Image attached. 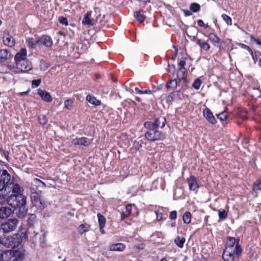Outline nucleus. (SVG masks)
Instances as JSON below:
<instances>
[{"label": "nucleus", "instance_id": "34", "mask_svg": "<svg viewBox=\"0 0 261 261\" xmlns=\"http://www.w3.org/2000/svg\"><path fill=\"white\" fill-rule=\"evenodd\" d=\"M177 83L176 79L171 80L169 82L167 83L166 87L167 89H169L170 88L173 89H175L177 87Z\"/></svg>", "mask_w": 261, "mask_h": 261}, {"label": "nucleus", "instance_id": "39", "mask_svg": "<svg viewBox=\"0 0 261 261\" xmlns=\"http://www.w3.org/2000/svg\"><path fill=\"white\" fill-rule=\"evenodd\" d=\"M39 123L42 125H45L47 122V119L44 115H40L38 118Z\"/></svg>", "mask_w": 261, "mask_h": 261}, {"label": "nucleus", "instance_id": "20", "mask_svg": "<svg viewBox=\"0 0 261 261\" xmlns=\"http://www.w3.org/2000/svg\"><path fill=\"white\" fill-rule=\"evenodd\" d=\"M12 213V210L7 206H3L0 208V218L5 219L8 217Z\"/></svg>", "mask_w": 261, "mask_h": 261}, {"label": "nucleus", "instance_id": "24", "mask_svg": "<svg viewBox=\"0 0 261 261\" xmlns=\"http://www.w3.org/2000/svg\"><path fill=\"white\" fill-rule=\"evenodd\" d=\"M239 244V241L234 238L229 237L227 238V243L226 248H232L236 249V245Z\"/></svg>", "mask_w": 261, "mask_h": 261}, {"label": "nucleus", "instance_id": "62", "mask_svg": "<svg viewBox=\"0 0 261 261\" xmlns=\"http://www.w3.org/2000/svg\"><path fill=\"white\" fill-rule=\"evenodd\" d=\"M184 15L186 16H189L192 15V12L189 10H184Z\"/></svg>", "mask_w": 261, "mask_h": 261}, {"label": "nucleus", "instance_id": "43", "mask_svg": "<svg viewBox=\"0 0 261 261\" xmlns=\"http://www.w3.org/2000/svg\"><path fill=\"white\" fill-rule=\"evenodd\" d=\"M218 215L220 219L224 220L227 218V214L224 210H219Z\"/></svg>", "mask_w": 261, "mask_h": 261}, {"label": "nucleus", "instance_id": "1", "mask_svg": "<svg viewBox=\"0 0 261 261\" xmlns=\"http://www.w3.org/2000/svg\"><path fill=\"white\" fill-rule=\"evenodd\" d=\"M242 251L241 247L238 244L236 245V249L226 248L222 255L223 259L224 261H239Z\"/></svg>", "mask_w": 261, "mask_h": 261}, {"label": "nucleus", "instance_id": "56", "mask_svg": "<svg viewBox=\"0 0 261 261\" xmlns=\"http://www.w3.org/2000/svg\"><path fill=\"white\" fill-rule=\"evenodd\" d=\"M130 214H129L128 213L123 211L121 213V220L122 221L126 218L128 217Z\"/></svg>", "mask_w": 261, "mask_h": 261}, {"label": "nucleus", "instance_id": "30", "mask_svg": "<svg viewBox=\"0 0 261 261\" xmlns=\"http://www.w3.org/2000/svg\"><path fill=\"white\" fill-rule=\"evenodd\" d=\"M37 221L36 216L35 214H30L28 218V224L29 227L32 226Z\"/></svg>", "mask_w": 261, "mask_h": 261}, {"label": "nucleus", "instance_id": "22", "mask_svg": "<svg viewBox=\"0 0 261 261\" xmlns=\"http://www.w3.org/2000/svg\"><path fill=\"white\" fill-rule=\"evenodd\" d=\"M125 248V246L122 243L112 244L109 246V250L122 251Z\"/></svg>", "mask_w": 261, "mask_h": 261}, {"label": "nucleus", "instance_id": "16", "mask_svg": "<svg viewBox=\"0 0 261 261\" xmlns=\"http://www.w3.org/2000/svg\"><path fill=\"white\" fill-rule=\"evenodd\" d=\"M27 49L24 48H21L14 57L15 63L20 62L23 60H27Z\"/></svg>", "mask_w": 261, "mask_h": 261}, {"label": "nucleus", "instance_id": "36", "mask_svg": "<svg viewBox=\"0 0 261 261\" xmlns=\"http://www.w3.org/2000/svg\"><path fill=\"white\" fill-rule=\"evenodd\" d=\"M98 221L99 226H105L106 225V218L101 214H97Z\"/></svg>", "mask_w": 261, "mask_h": 261}, {"label": "nucleus", "instance_id": "15", "mask_svg": "<svg viewBox=\"0 0 261 261\" xmlns=\"http://www.w3.org/2000/svg\"><path fill=\"white\" fill-rule=\"evenodd\" d=\"M91 12L86 13L84 16L82 20V24L87 27H90L95 25L94 23V19L91 18Z\"/></svg>", "mask_w": 261, "mask_h": 261}, {"label": "nucleus", "instance_id": "31", "mask_svg": "<svg viewBox=\"0 0 261 261\" xmlns=\"http://www.w3.org/2000/svg\"><path fill=\"white\" fill-rule=\"evenodd\" d=\"M86 100L92 105L99 106L100 104V101L97 100L94 96L88 95L86 97Z\"/></svg>", "mask_w": 261, "mask_h": 261}, {"label": "nucleus", "instance_id": "5", "mask_svg": "<svg viewBox=\"0 0 261 261\" xmlns=\"http://www.w3.org/2000/svg\"><path fill=\"white\" fill-rule=\"evenodd\" d=\"M1 257L4 261H21L23 258V254L18 251L8 250L3 252Z\"/></svg>", "mask_w": 261, "mask_h": 261}, {"label": "nucleus", "instance_id": "55", "mask_svg": "<svg viewBox=\"0 0 261 261\" xmlns=\"http://www.w3.org/2000/svg\"><path fill=\"white\" fill-rule=\"evenodd\" d=\"M177 217V212L176 211H172L169 215V218L171 220H174Z\"/></svg>", "mask_w": 261, "mask_h": 261}, {"label": "nucleus", "instance_id": "25", "mask_svg": "<svg viewBox=\"0 0 261 261\" xmlns=\"http://www.w3.org/2000/svg\"><path fill=\"white\" fill-rule=\"evenodd\" d=\"M9 188L12 189V192L14 193L13 194H22L21 193L23 191V189L18 184H13V183Z\"/></svg>", "mask_w": 261, "mask_h": 261}, {"label": "nucleus", "instance_id": "50", "mask_svg": "<svg viewBox=\"0 0 261 261\" xmlns=\"http://www.w3.org/2000/svg\"><path fill=\"white\" fill-rule=\"evenodd\" d=\"M176 95V98L178 99H182L184 97L183 93L180 91H176L175 92Z\"/></svg>", "mask_w": 261, "mask_h": 261}, {"label": "nucleus", "instance_id": "29", "mask_svg": "<svg viewBox=\"0 0 261 261\" xmlns=\"http://www.w3.org/2000/svg\"><path fill=\"white\" fill-rule=\"evenodd\" d=\"M88 12H91V18H93V19H94V23L96 24V22L98 20V18L100 16L99 9L98 8H95L93 11H91Z\"/></svg>", "mask_w": 261, "mask_h": 261}, {"label": "nucleus", "instance_id": "33", "mask_svg": "<svg viewBox=\"0 0 261 261\" xmlns=\"http://www.w3.org/2000/svg\"><path fill=\"white\" fill-rule=\"evenodd\" d=\"M27 42L28 43V45L29 47L33 48L35 46L40 43L39 39H36L33 38H30L27 40Z\"/></svg>", "mask_w": 261, "mask_h": 261}, {"label": "nucleus", "instance_id": "21", "mask_svg": "<svg viewBox=\"0 0 261 261\" xmlns=\"http://www.w3.org/2000/svg\"><path fill=\"white\" fill-rule=\"evenodd\" d=\"M18 212H16V215L19 218H24L27 214L28 209L26 207V204H22V205L18 207Z\"/></svg>", "mask_w": 261, "mask_h": 261}, {"label": "nucleus", "instance_id": "32", "mask_svg": "<svg viewBox=\"0 0 261 261\" xmlns=\"http://www.w3.org/2000/svg\"><path fill=\"white\" fill-rule=\"evenodd\" d=\"M185 242V238L184 237H180L177 236L174 239V243L179 248H182L184 247V244Z\"/></svg>", "mask_w": 261, "mask_h": 261}, {"label": "nucleus", "instance_id": "41", "mask_svg": "<svg viewBox=\"0 0 261 261\" xmlns=\"http://www.w3.org/2000/svg\"><path fill=\"white\" fill-rule=\"evenodd\" d=\"M201 85V81L199 78L195 79L192 84V87L195 90H198Z\"/></svg>", "mask_w": 261, "mask_h": 261}, {"label": "nucleus", "instance_id": "44", "mask_svg": "<svg viewBox=\"0 0 261 261\" xmlns=\"http://www.w3.org/2000/svg\"><path fill=\"white\" fill-rule=\"evenodd\" d=\"M222 19L226 22L227 24L229 25H231L232 24V20L231 18L225 14H223L221 16Z\"/></svg>", "mask_w": 261, "mask_h": 261}, {"label": "nucleus", "instance_id": "35", "mask_svg": "<svg viewBox=\"0 0 261 261\" xmlns=\"http://www.w3.org/2000/svg\"><path fill=\"white\" fill-rule=\"evenodd\" d=\"M183 221L186 224H189L191 222V215L190 212H186L182 216Z\"/></svg>", "mask_w": 261, "mask_h": 261}, {"label": "nucleus", "instance_id": "14", "mask_svg": "<svg viewBox=\"0 0 261 261\" xmlns=\"http://www.w3.org/2000/svg\"><path fill=\"white\" fill-rule=\"evenodd\" d=\"M203 114L209 123L212 124L216 123V119L209 109L206 108L204 109L203 110Z\"/></svg>", "mask_w": 261, "mask_h": 261}, {"label": "nucleus", "instance_id": "45", "mask_svg": "<svg viewBox=\"0 0 261 261\" xmlns=\"http://www.w3.org/2000/svg\"><path fill=\"white\" fill-rule=\"evenodd\" d=\"M239 46H240L242 48L247 50L251 55H253V51L249 46L243 43H239Z\"/></svg>", "mask_w": 261, "mask_h": 261}, {"label": "nucleus", "instance_id": "27", "mask_svg": "<svg viewBox=\"0 0 261 261\" xmlns=\"http://www.w3.org/2000/svg\"><path fill=\"white\" fill-rule=\"evenodd\" d=\"M251 56L254 63H257L258 65L261 68V53L259 51H255Z\"/></svg>", "mask_w": 261, "mask_h": 261}, {"label": "nucleus", "instance_id": "52", "mask_svg": "<svg viewBox=\"0 0 261 261\" xmlns=\"http://www.w3.org/2000/svg\"><path fill=\"white\" fill-rule=\"evenodd\" d=\"M168 72L172 74H174L176 71L175 66L172 64L171 65H168Z\"/></svg>", "mask_w": 261, "mask_h": 261}, {"label": "nucleus", "instance_id": "9", "mask_svg": "<svg viewBox=\"0 0 261 261\" xmlns=\"http://www.w3.org/2000/svg\"><path fill=\"white\" fill-rule=\"evenodd\" d=\"M15 65L16 68L21 72H27L33 68L32 63L28 59L21 61Z\"/></svg>", "mask_w": 261, "mask_h": 261}, {"label": "nucleus", "instance_id": "49", "mask_svg": "<svg viewBox=\"0 0 261 261\" xmlns=\"http://www.w3.org/2000/svg\"><path fill=\"white\" fill-rule=\"evenodd\" d=\"M41 82V80L40 79L35 80L32 81V88H36L39 86Z\"/></svg>", "mask_w": 261, "mask_h": 261}, {"label": "nucleus", "instance_id": "6", "mask_svg": "<svg viewBox=\"0 0 261 261\" xmlns=\"http://www.w3.org/2000/svg\"><path fill=\"white\" fill-rule=\"evenodd\" d=\"M18 224V221L16 218H11L7 220L1 225L0 231L6 233L15 230Z\"/></svg>", "mask_w": 261, "mask_h": 261}, {"label": "nucleus", "instance_id": "19", "mask_svg": "<svg viewBox=\"0 0 261 261\" xmlns=\"http://www.w3.org/2000/svg\"><path fill=\"white\" fill-rule=\"evenodd\" d=\"M38 94L40 96L42 99L46 102H49L52 100V97L50 94L46 91L40 89L38 90Z\"/></svg>", "mask_w": 261, "mask_h": 261}, {"label": "nucleus", "instance_id": "7", "mask_svg": "<svg viewBox=\"0 0 261 261\" xmlns=\"http://www.w3.org/2000/svg\"><path fill=\"white\" fill-rule=\"evenodd\" d=\"M13 184V179H11V175L6 170L4 169L0 173V191L6 190L10 187Z\"/></svg>", "mask_w": 261, "mask_h": 261}, {"label": "nucleus", "instance_id": "64", "mask_svg": "<svg viewBox=\"0 0 261 261\" xmlns=\"http://www.w3.org/2000/svg\"><path fill=\"white\" fill-rule=\"evenodd\" d=\"M135 90L136 91L137 93L140 94V92H142V90H140L138 88L136 87L135 88Z\"/></svg>", "mask_w": 261, "mask_h": 261}, {"label": "nucleus", "instance_id": "42", "mask_svg": "<svg viewBox=\"0 0 261 261\" xmlns=\"http://www.w3.org/2000/svg\"><path fill=\"white\" fill-rule=\"evenodd\" d=\"M65 108L67 110H71L73 107V101L71 99H66L64 101Z\"/></svg>", "mask_w": 261, "mask_h": 261}, {"label": "nucleus", "instance_id": "23", "mask_svg": "<svg viewBox=\"0 0 261 261\" xmlns=\"http://www.w3.org/2000/svg\"><path fill=\"white\" fill-rule=\"evenodd\" d=\"M196 42L202 49L207 51L210 48V44L203 40L197 39Z\"/></svg>", "mask_w": 261, "mask_h": 261}, {"label": "nucleus", "instance_id": "58", "mask_svg": "<svg viewBox=\"0 0 261 261\" xmlns=\"http://www.w3.org/2000/svg\"><path fill=\"white\" fill-rule=\"evenodd\" d=\"M125 212L128 213L130 215L132 212V205L130 204H127L125 207Z\"/></svg>", "mask_w": 261, "mask_h": 261}, {"label": "nucleus", "instance_id": "28", "mask_svg": "<svg viewBox=\"0 0 261 261\" xmlns=\"http://www.w3.org/2000/svg\"><path fill=\"white\" fill-rule=\"evenodd\" d=\"M144 11L142 9H140L139 11H136L134 13V17L140 22H143L145 18V16L144 14Z\"/></svg>", "mask_w": 261, "mask_h": 261}, {"label": "nucleus", "instance_id": "59", "mask_svg": "<svg viewBox=\"0 0 261 261\" xmlns=\"http://www.w3.org/2000/svg\"><path fill=\"white\" fill-rule=\"evenodd\" d=\"M5 198L3 194L0 193V205H2L5 202Z\"/></svg>", "mask_w": 261, "mask_h": 261}, {"label": "nucleus", "instance_id": "8", "mask_svg": "<svg viewBox=\"0 0 261 261\" xmlns=\"http://www.w3.org/2000/svg\"><path fill=\"white\" fill-rule=\"evenodd\" d=\"M166 123V120L165 117L160 116L156 118L154 122L146 121L144 123L145 128L154 127L158 129L159 127L163 128Z\"/></svg>", "mask_w": 261, "mask_h": 261}, {"label": "nucleus", "instance_id": "3", "mask_svg": "<svg viewBox=\"0 0 261 261\" xmlns=\"http://www.w3.org/2000/svg\"><path fill=\"white\" fill-rule=\"evenodd\" d=\"M148 129L145 134V138L152 142L163 140L166 138V134L154 127L146 128Z\"/></svg>", "mask_w": 261, "mask_h": 261}, {"label": "nucleus", "instance_id": "10", "mask_svg": "<svg viewBox=\"0 0 261 261\" xmlns=\"http://www.w3.org/2000/svg\"><path fill=\"white\" fill-rule=\"evenodd\" d=\"M0 243L7 248H13L15 246V241L12 237H1Z\"/></svg>", "mask_w": 261, "mask_h": 261}, {"label": "nucleus", "instance_id": "11", "mask_svg": "<svg viewBox=\"0 0 261 261\" xmlns=\"http://www.w3.org/2000/svg\"><path fill=\"white\" fill-rule=\"evenodd\" d=\"M209 40L213 43L214 46L220 47L221 44H224V41L221 40L216 34L211 33L208 34Z\"/></svg>", "mask_w": 261, "mask_h": 261}, {"label": "nucleus", "instance_id": "4", "mask_svg": "<svg viewBox=\"0 0 261 261\" xmlns=\"http://www.w3.org/2000/svg\"><path fill=\"white\" fill-rule=\"evenodd\" d=\"M31 204L38 210H42L47 207V203L37 192H32L30 195Z\"/></svg>", "mask_w": 261, "mask_h": 261}, {"label": "nucleus", "instance_id": "47", "mask_svg": "<svg viewBox=\"0 0 261 261\" xmlns=\"http://www.w3.org/2000/svg\"><path fill=\"white\" fill-rule=\"evenodd\" d=\"M217 118L221 121H223L227 119V115L225 112H223L217 115Z\"/></svg>", "mask_w": 261, "mask_h": 261}, {"label": "nucleus", "instance_id": "12", "mask_svg": "<svg viewBox=\"0 0 261 261\" xmlns=\"http://www.w3.org/2000/svg\"><path fill=\"white\" fill-rule=\"evenodd\" d=\"M92 140L86 137L75 138L72 140V143L75 145H80L88 146L91 143Z\"/></svg>", "mask_w": 261, "mask_h": 261}, {"label": "nucleus", "instance_id": "63", "mask_svg": "<svg viewBox=\"0 0 261 261\" xmlns=\"http://www.w3.org/2000/svg\"><path fill=\"white\" fill-rule=\"evenodd\" d=\"M105 226H99V229H100V231L101 232V233L102 234H105V231L103 229V228L105 227Z\"/></svg>", "mask_w": 261, "mask_h": 261}, {"label": "nucleus", "instance_id": "57", "mask_svg": "<svg viewBox=\"0 0 261 261\" xmlns=\"http://www.w3.org/2000/svg\"><path fill=\"white\" fill-rule=\"evenodd\" d=\"M197 24L200 27H203L204 28H206L208 27V25L204 24V23L201 19H199L197 21Z\"/></svg>", "mask_w": 261, "mask_h": 261}, {"label": "nucleus", "instance_id": "61", "mask_svg": "<svg viewBox=\"0 0 261 261\" xmlns=\"http://www.w3.org/2000/svg\"><path fill=\"white\" fill-rule=\"evenodd\" d=\"M80 228H82V229H83V230H82V231L81 232L82 233L86 232V231H88V229L87 228H85V226L84 224H81L80 225Z\"/></svg>", "mask_w": 261, "mask_h": 261}, {"label": "nucleus", "instance_id": "40", "mask_svg": "<svg viewBox=\"0 0 261 261\" xmlns=\"http://www.w3.org/2000/svg\"><path fill=\"white\" fill-rule=\"evenodd\" d=\"M50 66V64L44 60H41L40 61L39 67L42 70H46Z\"/></svg>", "mask_w": 261, "mask_h": 261}, {"label": "nucleus", "instance_id": "38", "mask_svg": "<svg viewBox=\"0 0 261 261\" xmlns=\"http://www.w3.org/2000/svg\"><path fill=\"white\" fill-rule=\"evenodd\" d=\"M34 184L37 187H40L41 189L44 188L45 187V184L42 181L38 178L34 179Z\"/></svg>", "mask_w": 261, "mask_h": 261}, {"label": "nucleus", "instance_id": "17", "mask_svg": "<svg viewBox=\"0 0 261 261\" xmlns=\"http://www.w3.org/2000/svg\"><path fill=\"white\" fill-rule=\"evenodd\" d=\"M4 44L9 47H13L15 43L14 39L9 33H5L3 36Z\"/></svg>", "mask_w": 261, "mask_h": 261}, {"label": "nucleus", "instance_id": "51", "mask_svg": "<svg viewBox=\"0 0 261 261\" xmlns=\"http://www.w3.org/2000/svg\"><path fill=\"white\" fill-rule=\"evenodd\" d=\"M254 190H261V180L257 181L253 185Z\"/></svg>", "mask_w": 261, "mask_h": 261}, {"label": "nucleus", "instance_id": "26", "mask_svg": "<svg viewBox=\"0 0 261 261\" xmlns=\"http://www.w3.org/2000/svg\"><path fill=\"white\" fill-rule=\"evenodd\" d=\"M11 56L9 50L7 49L0 50V60L2 61L6 60Z\"/></svg>", "mask_w": 261, "mask_h": 261}, {"label": "nucleus", "instance_id": "13", "mask_svg": "<svg viewBox=\"0 0 261 261\" xmlns=\"http://www.w3.org/2000/svg\"><path fill=\"white\" fill-rule=\"evenodd\" d=\"M187 182L189 185V189L191 191H194L196 193L197 192L199 186L197 184V180L195 176H191L188 179Z\"/></svg>", "mask_w": 261, "mask_h": 261}, {"label": "nucleus", "instance_id": "53", "mask_svg": "<svg viewBox=\"0 0 261 261\" xmlns=\"http://www.w3.org/2000/svg\"><path fill=\"white\" fill-rule=\"evenodd\" d=\"M175 98H176V95L175 94V92H174L171 93L168 96L167 100V101H172Z\"/></svg>", "mask_w": 261, "mask_h": 261}, {"label": "nucleus", "instance_id": "54", "mask_svg": "<svg viewBox=\"0 0 261 261\" xmlns=\"http://www.w3.org/2000/svg\"><path fill=\"white\" fill-rule=\"evenodd\" d=\"M179 66H180V68L179 69V71H182V70H185L184 66L186 65V62L184 60H180V62L178 63Z\"/></svg>", "mask_w": 261, "mask_h": 261}, {"label": "nucleus", "instance_id": "48", "mask_svg": "<svg viewBox=\"0 0 261 261\" xmlns=\"http://www.w3.org/2000/svg\"><path fill=\"white\" fill-rule=\"evenodd\" d=\"M59 21L60 23L65 25H68V20L67 18L63 17V16H60L59 17Z\"/></svg>", "mask_w": 261, "mask_h": 261}, {"label": "nucleus", "instance_id": "18", "mask_svg": "<svg viewBox=\"0 0 261 261\" xmlns=\"http://www.w3.org/2000/svg\"><path fill=\"white\" fill-rule=\"evenodd\" d=\"M39 42L47 47H51L53 44L51 37L48 35H43L39 38Z\"/></svg>", "mask_w": 261, "mask_h": 261}, {"label": "nucleus", "instance_id": "2", "mask_svg": "<svg viewBox=\"0 0 261 261\" xmlns=\"http://www.w3.org/2000/svg\"><path fill=\"white\" fill-rule=\"evenodd\" d=\"M6 201L14 210H17L18 206L27 204V197L23 194H12L7 198Z\"/></svg>", "mask_w": 261, "mask_h": 261}, {"label": "nucleus", "instance_id": "60", "mask_svg": "<svg viewBox=\"0 0 261 261\" xmlns=\"http://www.w3.org/2000/svg\"><path fill=\"white\" fill-rule=\"evenodd\" d=\"M151 93H152V91L149 89L145 90L144 91L142 90V92H140V94H150Z\"/></svg>", "mask_w": 261, "mask_h": 261}, {"label": "nucleus", "instance_id": "37", "mask_svg": "<svg viewBox=\"0 0 261 261\" xmlns=\"http://www.w3.org/2000/svg\"><path fill=\"white\" fill-rule=\"evenodd\" d=\"M200 6L197 3H192L190 6V9L193 12H197L200 10Z\"/></svg>", "mask_w": 261, "mask_h": 261}, {"label": "nucleus", "instance_id": "46", "mask_svg": "<svg viewBox=\"0 0 261 261\" xmlns=\"http://www.w3.org/2000/svg\"><path fill=\"white\" fill-rule=\"evenodd\" d=\"M250 41L252 43H255L257 45H259L261 47V39H256L253 37L252 36H250Z\"/></svg>", "mask_w": 261, "mask_h": 261}]
</instances>
